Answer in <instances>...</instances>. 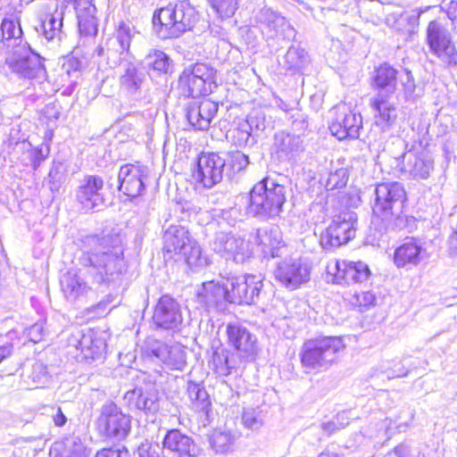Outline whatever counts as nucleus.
<instances>
[{
    "label": "nucleus",
    "instance_id": "obj_44",
    "mask_svg": "<svg viewBox=\"0 0 457 457\" xmlns=\"http://www.w3.org/2000/svg\"><path fill=\"white\" fill-rule=\"evenodd\" d=\"M309 62V55L304 49L296 46H290L284 56L285 67L293 71L303 70Z\"/></svg>",
    "mask_w": 457,
    "mask_h": 457
},
{
    "label": "nucleus",
    "instance_id": "obj_40",
    "mask_svg": "<svg viewBox=\"0 0 457 457\" xmlns=\"http://www.w3.org/2000/svg\"><path fill=\"white\" fill-rule=\"evenodd\" d=\"M79 32L81 37L94 38L98 32L96 5L76 11Z\"/></svg>",
    "mask_w": 457,
    "mask_h": 457
},
{
    "label": "nucleus",
    "instance_id": "obj_19",
    "mask_svg": "<svg viewBox=\"0 0 457 457\" xmlns=\"http://www.w3.org/2000/svg\"><path fill=\"white\" fill-rule=\"evenodd\" d=\"M146 352L171 370H182L186 365V352L179 344L168 345L164 342L147 338Z\"/></svg>",
    "mask_w": 457,
    "mask_h": 457
},
{
    "label": "nucleus",
    "instance_id": "obj_56",
    "mask_svg": "<svg viewBox=\"0 0 457 457\" xmlns=\"http://www.w3.org/2000/svg\"><path fill=\"white\" fill-rule=\"evenodd\" d=\"M50 153L48 145L42 144L30 152L31 166L34 170H37L41 163L47 158Z\"/></svg>",
    "mask_w": 457,
    "mask_h": 457
},
{
    "label": "nucleus",
    "instance_id": "obj_10",
    "mask_svg": "<svg viewBox=\"0 0 457 457\" xmlns=\"http://www.w3.org/2000/svg\"><path fill=\"white\" fill-rule=\"evenodd\" d=\"M96 424L102 436L121 440L129 435L131 420L129 415L123 413L116 403L107 402L102 405Z\"/></svg>",
    "mask_w": 457,
    "mask_h": 457
},
{
    "label": "nucleus",
    "instance_id": "obj_46",
    "mask_svg": "<svg viewBox=\"0 0 457 457\" xmlns=\"http://www.w3.org/2000/svg\"><path fill=\"white\" fill-rule=\"evenodd\" d=\"M183 254L188 266L192 268L204 267L208 264L207 258L202 255L200 245L192 238L188 243V248L180 252Z\"/></svg>",
    "mask_w": 457,
    "mask_h": 457
},
{
    "label": "nucleus",
    "instance_id": "obj_60",
    "mask_svg": "<svg viewBox=\"0 0 457 457\" xmlns=\"http://www.w3.org/2000/svg\"><path fill=\"white\" fill-rule=\"evenodd\" d=\"M249 163V157L242 152H236L231 156L230 164L237 172L245 170Z\"/></svg>",
    "mask_w": 457,
    "mask_h": 457
},
{
    "label": "nucleus",
    "instance_id": "obj_35",
    "mask_svg": "<svg viewBox=\"0 0 457 457\" xmlns=\"http://www.w3.org/2000/svg\"><path fill=\"white\" fill-rule=\"evenodd\" d=\"M238 357L225 348H218L212 355V369L219 377H228L237 373Z\"/></svg>",
    "mask_w": 457,
    "mask_h": 457
},
{
    "label": "nucleus",
    "instance_id": "obj_33",
    "mask_svg": "<svg viewBox=\"0 0 457 457\" xmlns=\"http://www.w3.org/2000/svg\"><path fill=\"white\" fill-rule=\"evenodd\" d=\"M255 241L263 254L272 258L280 256V251L285 247L281 231L278 227L259 228L256 232Z\"/></svg>",
    "mask_w": 457,
    "mask_h": 457
},
{
    "label": "nucleus",
    "instance_id": "obj_54",
    "mask_svg": "<svg viewBox=\"0 0 457 457\" xmlns=\"http://www.w3.org/2000/svg\"><path fill=\"white\" fill-rule=\"evenodd\" d=\"M142 396L143 388L137 386L133 389L127 391L124 395L125 404L131 411H140L143 409Z\"/></svg>",
    "mask_w": 457,
    "mask_h": 457
},
{
    "label": "nucleus",
    "instance_id": "obj_4",
    "mask_svg": "<svg viewBox=\"0 0 457 457\" xmlns=\"http://www.w3.org/2000/svg\"><path fill=\"white\" fill-rule=\"evenodd\" d=\"M345 349L339 337H322L305 341L300 352L302 366L306 373L327 370Z\"/></svg>",
    "mask_w": 457,
    "mask_h": 457
},
{
    "label": "nucleus",
    "instance_id": "obj_1",
    "mask_svg": "<svg viewBox=\"0 0 457 457\" xmlns=\"http://www.w3.org/2000/svg\"><path fill=\"white\" fill-rule=\"evenodd\" d=\"M89 242L99 249L83 253L80 263L96 284H109L116 280L125 270L121 237L118 232L104 231L102 236H92Z\"/></svg>",
    "mask_w": 457,
    "mask_h": 457
},
{
    "label": "nucleus",
    "instance_id": "obj_22",
    "mask_svg": "<svg viewBox=\"0 0 457 457\" xmlns=\"http://www.w3.org/2000/svg\"><path fill=\"white\" fill-rule=\"evenodd\" d=\"M428 257L424 244L417 238H407L394 253V262L397 268L411 270Z\"/></svg>",
    "mask_w": 457,
    "mask_h": 457
},
{
    "label": "nucleus",
    "instance_id": "obj_32",
    "mask_svg": "<svg viewBox=\"0 0 457 457\" xmlns=\"http://www.w3.org/2000/svg\"><path fill=\"white\" fill-rule=\"evenodd\" d=\"M273 149L280 159H292L304 150L299 135L279 131L274 136Z\"/></svg>",
    "mask_w": 457,
    "mask_h": 457
},
{
    "label": "nucleus",
    "instance_id": "obj_37",
    "mask_svg": "<svg viewBox=\"0 0 457 457\" xmlns=\"http://www.w3.org/2000/svg\"><path fill=\"white\" fill-rule=\"evenodd\" d=\"M22 378L28 386L40 387L49 381L50 375L47 370V366L44 362L34 361L25 364Z\"/></svg>",
    "mask_w": 457,
    "mask_h": 457
},
{
    "label": "nucleus",
    "instance_id": "obj_29",
    "mask_svg": "<svg viewBox=\"0 0 457 457\" xmlns=\"http://www.w3.org/2000/svg\"><path fill=\"white\" fill-rule=\"evenodd\" d=\"M218 112V104L211 99L204 98L199 102L190 104L187 112L188 122L199 130L207 129Z\"/></svg>",
    "mask_w": 457,
    "mask_h": 457
},
{
    "label": "nucleus",
    "instance_id": "obj_62",
    "mask_svg": "<svg viewBox=\"0 0 457 457\" xmlns=\"http://www.w3.org/2000/svg\"><path fill=\"white\" fill-rule=\"evenodd\" d=\"M440 9L446 13L448 19L452 21L457 20V0H443Z\"/></svg>",
    "mask_w": 457,
    "mask_h": 457
},
{
    "label": "nucleus",
    "instance_id": "obj_57",
    "mask_svg": "<svg viewBox=\"0 0 457 457\" xmlns=\"http://www.w3.org/2000/svg\"><path fill=\"white\" fill-rule=\"evenodd\" d=\"M386 369L388 378H403L409 374V369L403 365L402 361H387Z\"/></svg>",
    "mask_w": 457,
    "mask_h": 457
},
{
    "label": "nucleus",
    "instance_id": "obj_48",
    "mask_svg": "<svg viewBox=\"0 0 457 457\" xmlns=\"http://www.w3.org/2000/svg\"><path fill=\"white\" fill-rule=\"evenodd\" d=\"M120 83L127 90L136 92L140 88L142 73L132 63H129L120 78Z\"/></svg>",
    "mask_w": 457,
    "mask_h": 457
},
{
    "label": "nucleus",
    "instance_id": "obj_3",
    "mask_svg": "<svg viewBox=\"0 0 457 457\" xmlns=\"http://www.w3.org/2000/svg\"><path fill=\"white\" fill-rule=\"evenodd\" d=\"M196 12L186 1H173L154 12L153 29L160 38L179 37L191 30L196 21Z\"/></svg>",
    "mask_w": 457,
    "mask_h": 457
},
{
    "label": "nucleus",
    "instance_id": "obj_34",
    "mask_svg": "<svg viewBox=\"0 0 457 457\" xmlns=\"http://www.w3.org/2000/svg\"><path fill=\"white\" fill-rule=\"evenodd\" d=\"M162 444L164 449L176 453L179 457H194L196 453L193 440L177 429L168 431Z\"/></svg>",
    "mask_w": 457,
    "mask_h": 457
},
{
    "label": "nucleus",
    "instance_id": "obj_27",
    "mask_svg": "<svg viewBox=\"0 0 457 457\" xmlns=\"http://www.w3.org/2000/svg\"><path fill=\"white\" fill-rule=\"evenodd\" d=\"M198 303L207 312H220L226 307L227 295L224 284L220 285L213 280L202 284L197 290Z\"/></svg>",
    "mask_w": 457,
    "mask_h": 457
},
{
    "label": "nucleus",
    "instance_id": "obj_38",
    "mask_svg": "<svg viewBox=\"0 0 457 457\" xmlns=\"http://www.w3.org/2000/svg\"><path fill=\"white\" fill-rule=\"evenodd\" d=\"M238 436L227 428H216L210 436V445L217 453H227L234 450Z\"/></svg>",
    "mask_w": 457,
    "mask_h": 457
},
{
    "label": "nucleus",
    "instance_id": "obj_49",
    "mask_svg": "<svg viewBox=\"0 0 457 457\" xmlns=\"http://www.w3.org/2000/svg\"><path fill=\"white\" fill-rule=\"evenodd\" d=\"M242 422L244 427L248 429L259 430L263 425L261 411L258 408H245L242 413Z\"/></svg>",
    "mask_w": 457,
    "mask_h": 457
},
{
    "label": "nucleus",
    "instance_id": "obj_64",
    "mask_svg": "<svg viewBox=\"0 0 457 457\" xmlns=\"http://www.w3.org/2000/svg\"><path fill=\"white\" fill-rule=\"evenodd\" d=\"M415 452L410 442H403L394 449L396 457H414Z\"/></svg>",
    "mask_w": 457,
    "mask_h": 457
},
{
    "label": "nucleus",
    "instance_id": "obj_42",
    "mask_svg": "<svg viewBox=\"0 0 457 457\" xmlns=\"http://www.w3.org/2000/svg\"><path fill=\"white\" fill-rule=\"evenodd\" d=\"M266 128L265 117L262 112H252L248 115L245 123L241 124L237 129L238 145H247L253 131H263Z\"/></svg>",
    "mask_w": 457,
    "mask_h": 457
},
{
    "label": "nucleus",
    "instance_id": "obj_52",
    "mask_svg": "<svg viewBox=\"0 0 457 457\" xmlns=\"http://www.w3.org/2000/svg\"><path fill=\"white\" fill-rule=\"evenodd\" d=\"M172 211L180 220H187L198 212L199 208L189 201H179L174 204Z\"/></svg>",
    "mask_w": 457,
    "mask_h": 457
},
{
    "label": "nucleus",
    "instance_id": "obj_39",
    "mask_svg": "<svg viewBox=\"0 0 457 457\" xmlns=\"http://www.w3.org/2000/svg\"><path fill=\"white\" fill-rule=\"evenodd\" d=\"M187 390L194 410L208 417L212 403L204 386L200 383L189 381Z\"/></svg>",
    "mask_w": 457,
    "mask_h": 457
},
{
    "label": "nucleus",
    "instance_id": "obj_6",
    "mask_svg": "<svg viewBox=\"0 0 457 457\" xmlns=\"http://www.w3.org/2000/svg\"><path fill=\"white\" fill-rule=\"evenodd\" d=\"M286 202V187L266 177L255 184L249 194L248 212L260 218L278 216Z\"/></svg>",
    "mask_w": 457,
    "mask_h": 457
},
{
    "label": "nucleus",
    "instance_id": "obj_20",
    "mask_svg": "<svg viewBox=\"0 0 457 457\" xmlns=\"http://www.w3.org/2000/svg\"><path fill=\"white\" fill-rule=\"evenodd\" d=\"M361 128V115L346 109L345 106L338 109L337 117L329 124L331 134L339 140L358 138Z\"/></svg>",
    "mask_w": 457,
    "mask_h": 457
},
{
    "label": "nucleus",
    "instance_id": "obj_14",
    "mask_svg": "<svg viewBox=\"0 0 457 457\" xmlns=\"http://www.w3.org/2000/svg\"><path fill=\"white\" fill-rule=\"evenodd\" d=\"M210 246L213 252L226 260H231L236 263H242L250 257V246L248 241L239 235L217 232L214 235Z\"/></svg>",
    "mask_w": 457,
    "mask_h": 457
},
{
    "label": "nucleus",
    "instance_id": "obj_18",
    "mask_svg": "<svg viewBox=\"0 0 457 457\" xmlns=\"http://www.w3.org/2000/svg\"><path fill=\"white\" fill-rule=\"evenodd\" d=\"M228 342L237 352L239 357L248 361L254 360L258 353L255 335L239 323H229L226 328Z\"/></svg>",
    "mask_w": 457,
    "mask_h": 457
},
{
    "label": "nucleus",
    "instance_id": "obj_43",
    "mask_svg": "<svg viewBox=\"0 0 457 457\" xmlns=\"http://www.w3.org/2000/svg\"><path fill=\"white\" fill-rule=\"evenodd\" d=\"M179 87L184 96L195 98L201 95H205L210 88H207V83L195 77L184 70L179 79Z\"/></svg>",
    "mask_w": 457,
    "mask_h": 457
},
{
    "label": "nucleus",
    "instance_id": "obj_7",
    "mask_svg": "<svg viewBox=\"0 0 457 457\" xmlns=\"http://www.w3.org/2000/svg\"><path fill=\"white\" fill-rule=\"evenodd\" d=\"M43 61L44 59L25 42L15 46L5 62L20 78L41 83L46 79Z\"/></svg>",
    "mask_w": 457,
    "mask_h": 457
},
{
    "label": "nucleus",
    "instance_id": "obj_12",
    "mask_svg": "<svg viewBox=\"0 0 457 457\" xmlns=\"http://www.w3.org/2000/svg\"><path fill=\"white\" fill-rule=\"evenodd\" d=\"M107 333L100 328H88L77 336H72L69 345L79 351L77 357L81 361L91 363L100 360L105 353L107 344Z\"/></svg>",
    "mask_w": 457,
    "mask_h": 457
},
{
    "label": "nucleus",
    "instance_id": "obj_61",
    "mask_svg": "<svg viewBox=\"0 0 457 457\" xmlns=\"http://www.w3.org/2000/svg\"><path fill=\"white\" fill-rule=\"evenodd\" d=\"M353 297L355 299L354 303L358 304L360 307L369 308L374 305L376 302V296L370 291L355 293Z\"/></svg>",
    "mask_w": 457,
    "mask_h": 457
},
{
    "label": "nucleus",
    "instance_id": "obj_15",
    "mask_svg": "<svg viewBox=\"0 0 457 457\" xmlns=\"http://www.w3.org/2000/svg\"><path fill=\"white\" fill-rule=\"evenodd\" d=\"M311 267L301 259L287 258L277 263L274 278L288 290H296L310 280Z\"/></svg>",
    "mask_w": 457,
    "mask_h": 457
},
{
    "label": "nucleus",
    "instance_id": "obj_13",
    "mask_svg": "<svg viewBox=\"0 0 457 457\" xmlns=\"http://www.w3.org/2000/svg\"><path fill=\"white\" fill-rule=\"evenodd\" d=\"M226 161L215 153H203L197 157L192 170L195 181L205 188H212L222 181Z\"/></svg>",
    "mask_w": 457,
    "mask_h": 457
},
{
    "label": "nucleus",
    "instance_id": "obj_47",
    "mask_svg": "<svg viewBox=\"0 0 457 457\" xmlns=\"http://www.w3.org/2000/svg\"><path fill=\"white\" fill-rule=\"evenodd\" d=\"M145 59L148 60V65L154 71L162 73L169 72L171 60L164 52L160 50H153L146 55Z\"/></svg>",
    "mask_w": 457,
    "mask_h": 457
},
{
    "label": "nucleus",
    "instance_id": "obj_16",
    "mask_svg": "<svg viewBox=\"0 0 457 457\" xmlns=\"http://www.w3.org/2000/svg\"><path fill=\"white\" fill-rule=\"evenodd\" d=\"M256 24L267 39H287L295 37V31L287 19L270 8H262L255 17Z\"/></svg>",
    "mask_w": 457,
    "mask_h": 457
},
{
    "label": "nucleus",
    "instance_id": "obj_36",
    "mask_svg": "<svg viewBox=\"0 0 457 457\" xmlns=\"http://www.w3.org/2000/svg\"><path fill=\"white\" fill-rule=\"evenodd\" d=\"M22 29L21 28L19 17L11 14L4 17L0 23V43L6 45L8 47L23 44L21 39Z\"/></svg>",
    "mask_w": 457,
    "mask_h": 457
},
{
    "label": "nucleus",
    "instance_id": "obj_45",
    "mask_svg": "<svg viewBox=\"0 0 457 457\" xmlns=\"http://www.w3.org/2000/svg\"><path fill=\"white\" fill-rule=\"evenodd\" d=\"M242 0H207L208 4L214 13L220 19L232 17Z\"/></svg>",
    "mask_w": 457,
    "mask_h": 457
},
{
    "label": "nucleus",
    "instance_id": "obj_55",
    "mask_svg": "<svg viewBox=\"0 0 457 457\" xmlns=\"http://www.w3.org/2000/svg\"><path fill=\"white\" fill-rule=\"evenodd\" d=\"M81 62L75 57H70L64 60L62 64V76H66L70 80L77 79L80 76Z\"/></svg>",
    "mask_w": 457,
    "mask_h": 457
},
{
    "label": "nucleus",
    "instance_id": "obj_9",
    "mask_svg": "<svg viewBox=\"0 0 457 457\" xmlns=\"http://www.w3.org/2000/svg\"><path fill=\"white\" fill-rule=\"evenodd\" d=\"M427 44L430 51L448 66H457V49L447 24L439 20L431 21L426 29Z\"/></svg>",
    "mask_w": 457,
    "mask_h": 457
},
{
    "label": "nucleus",
    "instance_id": "obj_53",
    "mask_svg": "<svg viewBox=\"0 0 457 457\" xmlns=\"http://www.w3.org/2000/svg\"><path fill=\"white\" fill-rule=\"evenodd\" d=\"M185 71L194 74L195 77L211 85L213 82L215 71L205 63H195L193 67L187 68Z\"/></svg>",
    "mask_w": 457,
    "mask_h": 457
},
{
    "label": "nucleus",
    "instance_id": "obj_31",
    "mask_svg": "<svg viewBox=\"0 0 457 457\" xmlns=\"http://www.w3.org/2000/svg\"><path fill=\"white\" fill-rule=\"evenodd\" d=\"M60 284L65 299L73 304L83 303L90 291L83 278L73 270L66 272L62 277Z\"/></svg>",
    "mask_w": 457,
    "mask_h": 457
},
{
    "label": "nucleus",
    "instance_id": "obj_63",
    "mask_svg": "<svg viewBox=\"0 0 457 457\" xmlns=\"http://www.w3.org/2000/svg\"><path fill=\"white\" fill-rule=\"evenodd\" d=\"M96 457H129V451L125 448H105L96 453Z\"/></svg>",
    "mask_w": 457,
    "mask_h": 457
},
{
    "label": "nucleus",
    "instance_id": "obj_2",
    "mask_svg": "<svg viewBox=\"0 0 457 457\" xmlns=\"http://www.w3.org/2000/svg\"><path fill=\"white\" fill-rule=\"evenodd\" d=\"M406 191L399 182L378 184L372 205L373 219L380 220L385 230L400 228L403 225L402 216Z\"/></svg>",
    "mask_w": 457,
    "mask_h": 457
},
{
    "label": "nucleus",
    "instance_id": "obj_41",
    "mask_svg": "<svg viewBox=\"0 0 457 457\" xmlns=\"http://www.w3.org/2000/svg\"><path fill=\"white\" fill-rule=\"evenodd\" d=\"M131 41L129 27L125 22H120L113 37H109L105 42L108 53L123 54L128 52Z\"/></svg>",
    "mask_w": 457,
    "mask_h": 457
},
{
    "label": "nucleus",
    "instance_id": "obj_58",
    "mask_svg": "<svg viewBox=\"0 0 457 457\" xmlns=\"http://www.w3.org/2000/svg\"><path fill=\"white\" fill-rule=\"evenodd\" d=\"M44 321H37L25 329V335L33 343L40 342L45 336Z\"/></svg>",
    "mask_w": 457,
    "mask_h": 457
},
{
    "label": "nucleus",
    "instance_id": "obj_26",
    "mask_svg": "<svg viewBox=\"0 0 457 457\" xmlns=\"http://www.w3.org/2000/svg\"><path fill=\"white\" fill-rule=\"evenodd\" d=\"M333 269L334 282L350 285L367 281L371 276L369 266L363 262H336Z\"/></svg>",
    "mask_w": 457,
    "mask_h": 457
},
{
    "label": "nucleus",
    "instance_id": "obj_28",
    "mask_svg": "<svg viewBox=\"0 0 457 457\" xmlns=\"http://www.w3.org/2000/svg\"><path fill=\"white\" fill-rule=\"evenodd\" d=\"M62 26L63 12L55 9L54 12H47L41 16L39 26L36 27V30L46 42L54 46H59L66 37Z\"/></svg>",
    "mask_w": 457,
    "mask_h": 457
},
{
    "label": "nucleus",
    "instance_id": "obj_51",
    "mask_svg": "<svg viewBox=\"0 0 457 457\" xmlns=\"http://www.w3.org/2000/svg\"><path fill=\"white\" fill-rule=\"evenodd\" d=\"M17 339L18 332L15 329H12L6 334H0V363L12 354Z\"/></svg>",
    "mask_w": 457,
    "mask_h": 457
},
{
    "label": "nucleus",
    "instance_id": "obj_17",
    "mask_svg": "<svg viewBox=\"0 0 457 457\" xmlns=\"http://www.w3.org/2000/svg\"><path fill=\"white\" fill-rule=\"evenodd\" d=\"M104 182L97 175H87L76 190V200L85 212H97L105 206L103 194Z\"/></svg>",
    "mask_w": 457,
    "mask_h": 457
},
{
    "label": "nucleus",
    "instance_id": "obj_59",
    "mask_svg": "<svg viewBox=\"0 0 457 457\" xmlns=\"http://www.w3.org/2000/svg\"><path fill=\"white\" fill-rule=\"evenodd\" d=\"M61 168H62L61 163H58V164L54 163L49 173H48L49 185H50L49 187L52 192L58 191L60 185L62 183V175L60 170Z\"/></svg>",
    "mask_w": 457,
    "mask_h": 457
},
{
    "label": "nucleus",
    "instance_id": "obj_25",
    "mask_svg": "<svg viewBox=\"0 0 457 457\" xmlns=\"http://www.w3.org/2000/svg\"><path fill=\"white\" fill-rule=\"evenodd\" d=\"M119 189L129 197L128 201L138 204L137 200L143 189V171L139 166L125 164L118 174ZM124 203L127 200H123Z\"/></svg>",
    "mask_w": 457,
    "mask_h": 457
},
{
    "label": "nucleus",
    "instance_id": "obj_24",
    "mask_svg": "<svg viewBox=\"0 0 457 457\" xmlns=\"http://www.w3.org/2000/svg\"><path fill=\"white\" fill-rule=\"evenodd\" d=\"M434 169V160L425 151H408L403 154L402 171L414 179H426Z\"/></svg>",
    "mask_w": 457,
    "mask_h": 457
},
{
    "label": "nucleus",
    "instance_id": "obj_30",
    "mask_svg": "<svg viewBox=\"0 0 457 457\" xmlns=\"http://www.w3.org/2000/svg\"><path fill=\"white\" fill-rule=\"evenodd\" d=\"M392 96L376 95L370 99V107L374 112L375 124L383 131L390 129L397 120L395 104L391 101Z\"/></svg>",
    "mask_w": 457,
    "mask_h": 457
},
{
    "label": "nucleus",
    "instance_id": "obj_23",
    "mask_svg": "<svg viewBox=\"0 0 457 457\" xmlns=\"http://www.w3.org/2000/svg\"><path fill=\"white\" fill-rule=\"evenodd\" d=\"M192 238L186 227L179 224L169 225L162 236V252L165 261L172 259L174 255L180 254V252L187 249Z\"/></svg>",
    "mask_w": 457,
    "mask_h": 457
},
{
    "label": "nucleus",
    "instance_id": "obj_11",
    "mask_svg": "<svg viewBox=\"0 0 457 457\" xmlns=\"http://www.w3.org/2000/svg\"><path fill=\"white\" fill-rule=\"evenodd\" d=\"M227 300L231 303H256L262 292V280L254 275L234 276L224 282Z\"/></svg>",
    "mask_w": 457,
    "mask_h": 457
},
{
    "label": "nucleus",
    "instance_id": "obj_50",
    "mask_svg": "<svg viewBox=\"0 0 457 457\" xmlns=\"http://www.w3.org/2000/svg\"><path fill=\"white\" fill-rule=\"evenodd\" d=\"M348 170L345 167H341L330 171L328 178L326 181V189L329 191L334 189H341L345 187L348 181Z\"/></svg>",
    "mask_w": 457,
    "mask_h": 457
},
{
    "label": "nucleus",
    "instance_id": "obj_5",
    "mask_svg": "<svg viewBox=\"0 0 457 457\" xmlns=\"http://www.w3.org/2000/svg\"><path fill=\"white\" fill-rule=\"evenodd\" d=\"M372 87L377 90L376 95L392 96L397 93V98L402 96L406 102H414L418 95L414 77L408 70L398 71L387 62L375 69L372 76Z\"/></svg>",
    "mask_w": 457,
    "mask_h": 457
},
{
    "label": "nucleus",
    "instance_id": "obj_8",
    "mask_svg": "<svg viewBox=\"0 0 457 457\" xmlns=\"http://www.w3.org/2000/svg\"><path fill=\"white\" fill-rule=\"evenodd\" d=\"M357 215L354 212L345 210L333 217L328 227L321 232L320 244L324 250L336 249L354 237Z\"/></svg>",
    "mask_w": 457,
    "mask_h": 457
},
{
    "label": "nucleus",
    "instance_id": "obj_21",
    "mask_svg": "<svg viewBox=\"0 0 457 457\" xmlns=\"http://www.w3.org/2000/svg\"><path fill=\"white\" fill-rule=\"evenodd\" d=\"M183 320L179 303L169 295H162L155 305L153 322L157 328L176 329Z\"/></svg>",
    "mask_w": 457,
    "mask_h": 457
}]
</instances>
